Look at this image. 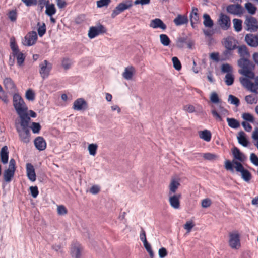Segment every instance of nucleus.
<instances>
[{"label":"nucleus","mask_w":258,"mask_h":258,"mask_svg":"<svg viewBox=\"0 0 258 258\" xmlns=\"http://www.w3.org/2000/svg\"><path fill=\"white\" fill-rule=\"evenodd\" d=\"M17 132L20 140L24 143H28L30 141V133L28 128H17Z\"/></svg>","instance_id":"11"},{"label":"nucleus","mask_w":258,"mask_h":258,"mask_svg":"<svg viewBox=\"0 0 258 258\" xmlns=\"http://www.w3.org/2000/svg\"><path fill=\"white\" fill-rule=\"evenodd\" d=\"M135 72V68L132 66H129L125 68L124 71L122 74V76L124 79L126 80H131Z\"/></svg>","instance_id":"26"},{"label":"nucleus","mask_w":258,"mask_h":258,"mask_svg":"<svg viewBox=\"0 0 258 258\" xmlns=\"http://www.w3.org/2000/svg\"><path fill=\"white\" fill-rule=\"evenodd\" d=\"M13 106L17 113L23 111H27L28 108L22 98L18 94L13 96Z\"/></svg>","instance_id":"4"},{"label":"nucleus","mask_w":258,"mask_h":258,"mask_svg":"<svg viewBox=\"0 0 258 258\" xmlns=\"http://www.w3.org/2000/svg\"><path fill=\"white\" fill-rule=\"evenodd\" d=\"M8 17L11 21L14 22L17 18V14L15 10L10 11L8 14Z\"/></svg>","instance_id":"57"},{"label":"nucleus","mask_w":258,"mask_h":258,"mask_svg":"<svg viewBox=\"0 0 258 258\" xmlns=\"http://www.w3.org/2000/svg\"><path fill=\"white\" fill-rule=\"evenodd\" d=\"M221 71L223 73H231L232 67L228 63L223 64L221 66Z\"/></svg>","instance_id":"48"},{"label":"nucleus","mask_w":258,"mask_h":258,"mask_svg":"<svg viewBox=\"0 0 258 258\" xmlns=\"http://www.w3.org/2000/svg\"><path fill=\"white\" fill-rule=\"evenodd\" d=\"M36 148L39 151H43L46 148V142L42 137H37L34 141Z\"/></svg>","instance_id":"20"},{"label":"nucleus","mask_w":258,"mask_h":258,"mask_svg":"<svg viewBox=\"0 0 258 258\" xmlns=\"http://www.w3.org/2000/svg\"><path fill=\"white\" fill-rule=\"evenodd\" d=\"M245 100L247 103L250 104L256 103V99L252 95L246 96Z\"/></svg>","instance_id":"58"},{"label":"nucleus","mask_w":258,"mask_h":258,"mask_svg":"<svg viewBox=\"0 0 258 258\" xmlns=\"http://www.w3.org/2000/svg\"><path fill=\"white\" fill-rule=\"evenodd\" d=\"M57 213L60 215H64L67 213V209L63 205H59L57 206Z\"/></svg>","instance_id":"53"},{"label":"nucleus","mask_w":258,"mask_h":258,"mask_svg":"<svg viewBox=\"0 0 258 258\" xmlns=\"http://www.w3.org/2000/svg\"><path fill=\"white\" fill-rule=\"evenodd\" d=\"M210 101L213 103H217L219 102L220 99L218 97V94L213 92L211 93L210 96Z\"/></svg>","instance_id":"54"},{"label":"nucleus","mask_w":258,"mask_h":258,"mask_svg":"<svg viewBox=\"0 0 258 258\" xmlns=\"http://www.w3.org/2000/svg\"><path fill=\"white\" fill-rule=\"evenodd\" d=\"M3 84L5 88L10 91H14L16 85L12 79L10 77H6L3 80Z\"/></svg>","instance_id":"23"},{"label":"nucleus","mask_w":258,"mask_h":258,"mask_svg":"<svg viewBox=\"0 0 258 258\" xmlns=\"http://www.w3.org/2000/svg\"><path fill=\"white\" fill-rule=\"evenodd\" d=\"M238 52L241 57L238 61V65L242 69L239 70V73L249 79H253L254 74L252 70L255 66L249 60L250 55L247 48L245 45H241L238 47Z\"/></svg>","instance_id":"1"},{"label":"nucleus","mask_w":258,"mask_h":258,"mask_svg":"<svg viewBox=\"0 0 258 258\" xmlns=\"http://www.w3.org/2000/svg\"><path fill=\"white\" fill-rule=\"evenodd\" d=\"M184 110L188 113H193L195 111V107L192 105H186L183 107Z\"/></svg>","instance_id":"63"},{"label":"nucleus","mask_w":258,"mask_h":258,"mask_svg":"<svg viewBox=\"0 0 258 258\" xmlns=\"http://www.w3.org/2000/svg\"><path fill=\"white\" fill-rule=\"evenodd\" d=\"M232 163L235 165V168L237 172L241 174L242 178L246 182H249L251 179V174L247 169H244L242 164L238 161L233 160Z\"/></svg>","instance_id":"7"},{"label":"nucleus","mask_w":258,"mask_h":258,"mask_svg":"<svg viewBox=\"0 0 258 258\" xmlns=\"http://www.w3.org/2000/svg\"><path fill=\"white\" fill-rule=\"evenodd\" d=\"M169 197V202L171 206L175 209H178L180 207V199L181 197V194L168 195Z\"/></svg>","instance_id":"17"},{"label":"nucleus","mask_w":258,"mask_h":258,"mask_svg":"<svg viewBox=\"0 0 258 258\" xmlns=\"http://www.w3.org/2000/svg\"><path fill=\"white\" fill-rule=\"evenodd\" d=\"M198 12V9L197 8H193L192 12L190 15L191 25L193 28H194V24L197 23L199 20Z\"/></svg>","instance_id":"29"},{"label":"nucleus","mask_w":258,"mask_h":258,"mask_svg":"<svg viewBox=\"0 0 258 258\" xmlns=\"http://www.w3.org/2000/svg\"><path fill=\"white\" fill-rule=\"evenodd\" d=\"M245 41L250 46L256 47L258 46V34H247L245 36Z\"/></svg>","instance_id":"14"},{"label":"nucleus","mask_w":258,"mask_h":258,"mask_svg":"<svg viewBox=\"0 0 258 258\" xmlns=\"http://www.w3.org/2000/svg\"><path fill=\"white\" fill-rule=\"evenodd\" d=\"M211 204V200L209 198L204 199L201 202L202 207L205 208L210 207Z\"/></svg>","instance_id":"56"},{"label":"nucleus","mask_w":258,"mask_h":258,"mask_svg":"<svg viewBox=\"0 0 258 258\" xmlns=\"http://www.w3.org/2000/svg\"><path fill=\"white\" fill-rule=\"evenodd\" d=\"M203 24L206 27L212 28L213 26V21L208 14H204L203 15Z\"/></svg>","instance_id":"34"},{"label":"nucleus","mask_w":258,"mask_h":258,"mask_svg":"<svg viewBox=\"0 0 258 258\" xmlns=\"http://www.w3.org/2000/svg\"><path fill=\"white\" fill-rule=\"evenodd\" d=\"M173 22L176 26H181L187 24L188 19L186 16L178 15V16L174 19Z\"/></svg>","instance_id":"25"},{"label":"nucleus","mask_w":258,"mask_h":258,"mask_svg":"<svg viewBox=\"0 0 258 258\" xmlns=\"http://www.w3.org/2000/svg\"><path fill=\"white\" fill-rule=\"evenodd\" d=\"M21 119L20 125L22 128H28V124L30 120V117L27 113V111H23L17 113Z\"/></svg>","instance_id":"15"},{"label":"nucleus","mask_w":258,"mask_h":258,"mask_svg":"<svg viewBox=\"0 0 258 258\" xmlns=\"http://www.w3.org/2000/svg\"><path fill=\"white\" fill-rule=\"evenodd\" d=\"M199 137L206 142H209L211 139V133L210 131L205 130L199 132Z\"/></svg>","instance_id":"30"},{"label":"nucleus","mask_w":258,"mask_h":258,"mask_svg":"<svg viewBox=\"0 0 258 258\" xmlns=\"http://www.w3.org/2000/svg\"><path fill=\"white\" fill-rule=\"evenodd\" d=\"M228 124L232 128L236 129L240 126L239 122L233 118H227Z\"/></svg>","instance_id":"35"},{"label":"nucleus","mask_w":258,"mask_h":258,"mask_svg":"<svg viewBox=\"0 0 258 258\" xmlns=\"http://www.w3.org/2000/svg\"><path fill=\"white\" fill-rule=\"evenodd\" d=\"M81 247L79 244H75L71 248V254L73 257L79 258L81 256Z\"/></svg>","instance_id":"33"},{"label":"nucleus","mask_w":258,"mask_h":258,"mask_svg":"<svg viewBox=\"0 0 258 258\" xmlns=\"http://www.w3.org/2000/svg\"><path fill=\"white\" fill-rule=\"evenodd\" d=\"M232 154L235 159L240 162H244L246 158L245 156L240 152V150L237 147H234L232 149Z\"/></svg>","instance_id":"24"},{"label":"nucleus","mask_w":258,"mask_h":258,"mask_svg":"<svg viewBox=\"0 0 258 258\" xmlns=\"http://www.w3.org/2000/svg\"><path fill=\"white\" fill-rule=\"evenodd\" d=\"M211 113L214 118L219 121L223 120L222 116H226L228 115V110L224 108L221 105L218 106V110L216 109L215 106H212Z\"/></svg>","instance_id":"8"},{"label":"nucleus","mask_w":258,"mask_h":258,"mask_svg":"<svg viewBox=\"0 0 258 258\" xmlns=\"http://www.w3.org/2000/svg\"><path fill=\"white\" fill-rule=\"evenodd\" d=\"M37 34L35 31L29 32L24 37L22 43L25 46H32L34 45L37 40Z\"/></svg>","instance_id":"10"},{"label":"nucleus","mask_w":258,"mask_h":258,"mask_svg":"<svg viewBox=\"0 0 258 258\" xmlns=\"http://www.w3.org/2000/svg\"><path fill=\"white\" fill-rule=\"evenodd\" d=\"M227 11L228 13L235 15H241L243 13L244 9L239 4H232L227 7Z\"/></svg>","instance_id":"13"},{"label":"nucleus","mask_w":258,"mask_h":258,"mask_svg":"<svg viewBox=\"0 0 258 258\" xmlns=\"http://www.w3.org/2000/svg\"><path fill=\"white\" fill-rule=\"evenodd\" d=\"M194 224L191 221H188L186 223V224L184 225V228L186 229L188 232L191 231L192 228L194 227Z\"/></svg>","instance_id":"64"},{"label":"nucleus","mask_w":258,"mask_h":258,"mask_svg":"<svg viewBox=\"0 0 258 258\" xmlns=\"http://www.w3.org/2000/svg\"><path fill=\"white\" fill-rule=\"evenodd\" d=\"M38 26H39L37 29L38 34L40 37H42L45 34L46 31L45 24L43 23V24L40 25V23H38Z\"/></svg>","instance_id":"42"},{"label":"nucleus","mask_w":258,"mask_h":258,"mask_svg":"<svg viewBox=\"0 0 258 258\" xmlns=\"http://www.w3.org/2000/svg\"><path fill=\"white\" fill-rule=\"evenodd\" d=\"M225 82L228 86H230L233 84L234 76L232 73H228L225 75Z\"/></svg>","instance_id":"41"},{"label":"nucleus","mask_w":258,"mask_h":258,"mask_svg":"<svg viewBox=\"0 0 258 258\" xmlns=\"http://www.w3.org/2000/svg\"><path fill=\"white\" fill-rule=\"evenodd\" d=\"M233 22L234 30L238 32L241 31L242 28V21L240 19L235 18L233 20Z\"/></svg>","instance_id":"38"},{"label":"nucleus","mask_w":258,"mask_h":258,"mask_svg":"<svg viewBox=\"0 0 258 258\" xmlns=\"http://www.w3.org/2000/svg\"><path fill=\"white\" fill-rule=\"evenodd\" d=\"M173 67L175 70L179 71L181 69V64L177 57H173L172 58Z\"/></svg>","instance_id":"47"},{"label":"nucleus","mask_w":258,"mask_h":258,"mask_svg":"<svg viewBox=\"0 0 258 258\" xmlns=\"http://www.w3.org/2000/svg\"><path fill=\"white\" fill-rule=\"evenodd\" d=\"M229 245L232 249H239L241 246L240 236L237 231H234L229 234Z\"/></svg>","instance_id":"5"},{"label":"nucleus","mask_w":258,"mask_h":258,"mask_svg":"<svg viewBox=\"0 0 258 258\" xmlns=\"http://www.w3.org/2000/svg\"><path fill=\"white\" fill-rule=\"evenodd\" d=\"M27 7L35 6L37 4V0H21Z\"/></svg>","instance_id":"60"},{"label":"nucleus","mask_w":258,"mask_h":258,"mask_svg":"<svg viewBox=\"0 0 258 258\" xmlns=\"http://www.w3.org/2000/svg\"><path fill=\"white\" fill-rule=\"evenodd\" d=\"M228 101L230 104L235 105L236 106H238L240 104V101L238 98L232 95H230L229 96Z\"/></svg>","instance_id":"45"},{"label":"nucleus","mask_w":258,"mask_h":258,"mask_svg":"<svg viewBox=\"0 0 258 258\" xmlns=\"http://www.w3.org/2000/svg\"><path fill=\"white\" fill-rule=\"evenodd\" d=\"M39 68L40 76L44 80L50 75L52 69V64L47 60H44L39 63Z\"/></svg>","instance_id":"3"},{"label":"nucleus","mask_w":258,"mask_h":258,"mask_svg":"<svg viewBox=\"0 0 258 258\" xmlns=\"http://www.w3.org/2000/svg\"><path fill=\"white\" fill-rule=\"evenodd\" d=\"M15 172L7 169L4 173V178L6 182H9L11 181L12 177L14 175Z\"/></svg>","instance_id":"37"},{"label":"nucleus","mask_w":258,"mask_h":258,"mask_svg":"<svg viewBox=\"0 0 258 258\" xmlns=\"http://www.w3.org/2000/svg\"><path fill=\"white\" fill-rule=\"evenodd\" d=\"M30 190L31 192V196L35 198L37 197L39 191L38 187L37 186H31L30 187Z\"/></svg>","instance_id":"59"},{"label":"nucleus","mask_w":258,"mask_h":258,"mask_svg":"<svg viewBox=\"0 0 258 258\" xmlns=\"http://www.w3.org/2000/svg\"><path fill=\"white\" fill-rule=\"evenodd\" d=\"M72 64L71 60L68 58H64L62 60V66L65 70L69 69Z\"/></svg>","instance_id":"51"},{"label":"nucleus","mask_w":258,"mask_h":258,"mask_svg":"<svg viewBox=\"0 0 258 258\" xmlns=\"http://www.w3.org/2000/svg\"><path fill=\"white\" fill-rule=\"evenodd\" d=\"M244 27L245 30L250 32H256L258 30V21L250 15H246L244 22Z\"/></svg>","instance_id":"2"},{"label":"nucleus","mask_w":258,"mask_h":258,"mask_svg":"<svg viewBox=\"0 0 258 258\" xmlns=\"http://www.w3.org/2000/svg\"><path fill=\"white\" fill-rule=\"evenodd\" d=\"M218 23L222 29L224 30H228L231 26V21L229 17L223 14H220Z\"/></svg>","instance_id":"12"},{"label":"nucleus","mask_w":258,"mask_h":258,"mask_svg":"<svg viewBox=\"0 0 258 258\" xmlns=\"http://www.w3.org/2000/svg\"><path fill=\"white\" fill-rule=\"evenodd\" d=\"M9 150L7 146H3L0 151L1 161L4 164H6L8 162L9 159Z\"/></svg>","instance_id":"22"},{"label":"nucleus","mask_w":258,"mask_h":258,"mask_svg":"<svg viewBox=\"0 0 258 258\" xmlns=\"http://www.w3.org/2000/svg\"><path fill=\"white\" fill-rule=\"evenodd\" d=\"M30 127L32 129L33 133L38 134L40 131L41 125L39 123L32 122Z\"/></svg>","instance_id":"50"},{"label":"nucleus","mask_w":258,"mask_h":258,"mask_svg":"<svg viewBox=\"0 0 258 258\" xmlns=\"http://www.w3.org/2000/svg\"><path fill=\"white\" fill-rule=\"evenodd\" d=\"M26 168L28 178L32 182L35 181L36 179V176L33 165L31 163H28L26 164Z\"/></svg>","instance_id":"19"},{"label":"nucleus","mask_w":258,"mask_h":258,"mask_svg":"<svg viewBox=\"0 0 258 258\" xmlns=\"http://www.w3.org/2000/svg\"><path fill=\"white\" fill-rule=\"evenodd\" d=\"M242 118L246 121L253 123L254 121V118L253 116L249 113H244L242 114Z\"/></svg>","instance_id":"43"},{"label":"nucleus","mask_w":258,"mask_h":258,"mask_svg":"<svg viewBox=\"0 0 258 258\" xmlns=\"http://www.w3.org/2000/svg\"><path fill=\"white\" fill-rule=\"evenodd\" d=\"M224 45L226 49L229 50H234L236 47L234 40L231 38H227L225 39Z\"/></svg>","instance_id":"32"},{"label":"nucleus","mask_w":258,"mask_h":258,"mask_svg":"<svg viewBox=\"0 0 258 258\" xmlns=\"http://www.w3.org/2000/svg\"><path fill=\"white\" fill-rule=\"evenodd\" d=\"M10 47L13 51V54L19 52V50L17 44L15 42L14 38L10 39Z\"/></svg>","instance_id":"46"},{"label":"nucleus","mask_w":258,"mask_h":258,"mask_svg":"<svg viewBox=\"0 0 258 258\" xmlns=\"http://www.w3.org/2000/svg\"><path fill=\"white\" fill-rule=\"evenodd\" d=\"M107 29L102 24H99L96 26H92L89 28L88 31V37L93 39L98 35L106 33Z\"/></svg>","instance_id":"9"},{"label":"nucleus","mask_w":258,"mask_h":258,"mask_svg":"<svg viewBox=\"0 0 258 258\" xmlns=\"http://www.w3.org/2000/svg\"><path fill=\"white\" fill-rule=\"evenodd\" d=\"M132 0H125L119 4L113 10L111 14V18H114L116 16L123 12L124 10L129 9L133 5Z\"/></svg>","instance_id":"6"},{"label":"nucleus","mask_w":258,"mask_h":258,"mask_svg":"<svg viewBox=\"0 0 258 258\" xmlns=\"http://www.w3.org/2000/svg\"><path fill=\"white\" fill-rule=\"evenodd\" d=\"M150 27L154 29L159 28L165 30L167 28L166 25L159 18H155L152 20L149 24Z\"/></svg>","instance_id":"18"},{"label":"nucleus","mask_w":258,"mask_h":258,"mask_svg":"<svg viewBox=\"0 0 258 258\" xmlns=\"http://www.w3.org/2000/svg\"><path fill=\"white\" fill-rule=\"evenodd\" d=\"M14 57L16 58L17 62L19 66H22L24 63L25 57L24 54L20 51L13 54Z\"/></svg>","instance_id":"36"},{"label":"nucleus","mask_w":258,"mask_h":258,"mask_svg":"<svg viewBox=\"0 0 258 258\" xmlns=\"http://www.w3.org/2000/svg\"><path fill=\"white\" fill-rule=\"evenodd\" d=\"M245 8L249 14L253 15L255 13L256 8L252 3L249 2L246 3Z\"/></svg>","instance_id":"40"},{"label":"nucleus","mask_w":258,"mask_h":258,"mask_svg":"<svg viewBox=\"0 0 258 258\" xmlns=\"http://www.w3.org/2000/svg\"><path fill=\"white\" fill-rule=\"evenodd\" d=\"M26 98L28 100H31V101H32L34 99L35 95H34L33 91L32 90L29 89L26 91Z\"/></svg>","instance_id":"55"},{"label":"nucleus","mask_w":258,"mask_h":258,"mask_svg":"<svg viewBox=\"0 0 258 258\" xmlns=\"http://www.w3.org/2000/svg\"><path fill=\"white\" fill-rule=\"evenodd\" d=\"M87 107V103L86 101L82 98L76 100L73 106V109L77 111L85 110Z\"/></svg>","instance_id":"16"},{"label":"nucleus","mask_w":258,"mask_h":258,"mask_svg":"<svg viewBox=\"0 0 258 258\" xmlns=\"http://www.w3.org/2000/svg\"><path fill=\"white\" fill-rule=\"evenodd\" d=\"M180 185V183L178 181L175 179H172L169 186V190L168 195H174Z\"/></svg>","instance_id":"27"},{"label":"nucleus","mask_w":258,"mask_h":258,"mask_svg":"<svg viewBox=\"0 0 258 258\" xmlns=\"http://www.w3.org/2000/svg\"><path fill=\"white\" fill-rule=\"evenodd\" d=\"M98 146L96 144H90L88 146V150L91 155L95 156L96 154Z\"/></svg>","instance_id":"44"},{"label":"nucleus","mask_w":258,"mask_h":258,"mask_svg":"<svg viewBox=\"0 0 258 258\" xmlns=\"http://www.w3.org/2000/svg\"><path fill=\"white\" fill-rule=\"evenodd\" d=\"M159 37L160 42L163 45L167 46L170 44L171 41L166 34H160Z\"/></svg>","instance_id":"39"},{"label":"nucleus","mask_w":258,"mask_h":258,"mask_svg":"<svg viewBox=\"0 0 258 258\" xmlns=\"http://www.w3.org/2000/svg\"><path fill=\"white\" fill-rule=\"evenodd\" d=\"M15 165H16L15 160L13 158H12L10 160L9 167L7 169L15 172V170H16Z\"/></svg>","instance_id":"61"},{"label":"nucleus","mask_w":258,"mask_h":258,"mask_svg":"<svg viewBox=\"0 0 258 258\" xmlns=\"http://www.w3.org/2000/svg\"><path fill=\"white\" fill-rule=\"evenodd\" d=\"M237 139L240 144L244 147H246L248 145V140L246 138L245 134L243 131H240L238 133Z\"/></svg>","instance_id":"31"},{"label":"nucleus","mask_w":258,"mask_h":258,"mask_svg":"<svg viewBox=\"0 0 258 258\" xmlns=\"http://www.w3.org/2000/svg\"><path fill=\"white\" fill-rule=\"evenodd\" d=\"M250 159L254 165L258 166V157L254 153L250 154Z\"/></svg>","instance_id":"62"},{"label":"nucleus","mask_w":258,"mask_h":258,"mask_svg":"<svg viewBox=\"0 0 258 258\" xmlns=\"http://www.w3.org/2000/svg\"><path fill=\"white\" fill-rule=\"evenodd\" d=\"M56 12L55 6L53 4H49V1H47L46 5L45 13L48 16L51 17Z\"/></svg>","instance_id":"28"},{"label":"nucleus","mask_w":258,"mask_h":258,"mask_svg":"<svg viewBox=\"0 0 258 258\" xmlns=\"http://www.w3.org/2000/svg\"><path fill=\"white\" fill-rule=\"evenodd\" d=\"M111 0H98L96 2L97 8L107 7L110 3Z\"/></svg>","instance_id":"49"},{"label":"nucleus","mask_w":258,"mask_h":258,"mask_svg":"<svg viewBox=\"0 0 258 258\" xmlns=\"http://www.w3.org/2000/svg\"><path fill=\"white\" fill-rule=\"evenodd\" d=\"M240 82L241 84L245 88L250 89L253 92H256L255 89V86L248 79L244 77L240 78Z\"/></svg>","instance_id":"21"},{"label":"nucleus","mask_w":258,"mask_h":258,"mask_svg":"<svg viewBox=\"0 0 258 258\" xmlns=\"http://www.w3.org/2000/svg\"><path fill=\"white\" fill-rule=\"evenodd\" d=\"M0 99L4 102L7 103L9 101L7 96L3 90L2 86L0 85Z\"/></svg>","instance_id":"52"}]
</instances>
